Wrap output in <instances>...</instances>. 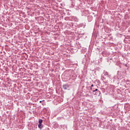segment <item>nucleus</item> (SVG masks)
<instances>
[{
	"mask_svg": "<svg viewBox=\"0 0 130 130\" xmlns=\"http://www.w3.org/2000/svg\"><path fill=\"white\" fill-rule=\"evenodd\" d=\"M91 90H92V93H94V95H97V93H100V91L98 90V89L94 88V87H91Z\"/></svg>",
	"mask_w": 130,
	"mask_h": 130,
	"instance_id": "obj_1",
	"label": "nucleus"
},
{
	"mask_svg": "<svg viewBox=\"0 0 130 130\" xmlns=\"http://www.w3.org/2000/svg\"><path fill=\"white\" fill-rule=\"evenodd\" d=\"M87 18L88 22H91L93 20V17L92 16H88Z\"/></svg>",
	"mask_w": 130,
	"mask_h": 130,
	"instance_id": "obj_2",
	"label": "nucleus"
},
{
	"mask_svg": "<svg viewBox=\"0 0 130 130\" xmlns=\"http://www.w3.org/2000/svg\"><path fill=\"white\" fill-rule=\"evenodd\" d=\"M63 88L64 90H67L69 88V84H64L63 85Z\"/></svg>",
	"mask_w": 130,
	"mask_h": 130,
	"instance_id": "obj_3",
	"label": "nucleus"
},
{
	"mask_svg": "<svg viewBox=\"0 0 130 130\" xmlns=\"http://www.w3.org/2000/svg\"><path fill=\"white\" fill-rule=\"evenodd\" d=\"M42 127H43V125H42V123H39L38 128H42Z\"/></svg>",
	"mask_w": 130,
	"mask_h": 130,
	"instance_id": "obj_4",
	"label": "nucleus"
},
{
	"mask_svg": "<svg viewBox=\"0 0 130 130\" xmlns=\"http://www.w3.org/2000/svg\"><path fill=\"white\" fill-rule=\"evenodd\" d=\"M42 122H43V120H42L41 119H39V123H42Z\"/></svg>",
	"mask_w": 130,
	"mask_h": 130,
	"instance_id": "obj_5",
	"label": "nucleus"
},
{
	"mask_svg": "<svg viewBox=\"0 0 130 130\" xmlns=\"http://www.w3.org/2000/svg\"><path fill=\"white\" fill-rule=\"evenodd\" d=\"M104 75H105V76H108V72H105Z\"/></svg>",
	"mask_w": 130,
	"mask_h": 130,
	"instance_id": "obj_6",
	"label": "nucleus"
},
{
	"mask_svg": "<svg viewBox=\"0 0 130 130\" xmlns=\"http://www.w3.org/2000/svg\"><path fill=\"white\" fill-rule=\"evenodd\" d=\"M93 87H96V85H94H94L92 84L91 85V88H93Z\"/></svg>",
	"mask_w": 130,
	"mask_h": 130,
	"instance_id": "obj_7",
	"label": "nucleus"
},
{
	"mask_svg": "<svg viewBox=\"0 0 130 130\" xmlns=\"http://www.w3.org/2000/svg\"><path fill=\"white\" fill-rule=\"evenodd\" d=\"M44 100H43V101H40V103H42V102H44Z\"/></svg>",
	"mask_w": 130,
	"mask_h": 130,
	"instance_id": "obj_8",
	"label": "nucleus"
}]
</instances>
